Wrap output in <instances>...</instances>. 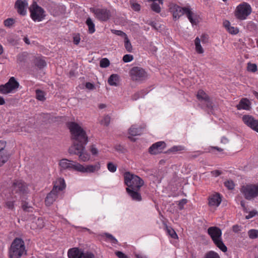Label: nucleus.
<instances>
[{"instance_id":"obj_45","label":"nucleus","mask_w":258,"mask_h":258,"mask_svg":"<svg viewBox=\"0 0 258 258\" xmlns=\"http://www.w3.org/2000/svg\"><path fill=\"white\" fill-rule=\"evenodd\" d=\"M134 59L133 55L131 54H125L123 56L122 60L124 62H128L132 61Z\"/></svg>"},{"instance_id":"obj_34","label":"nucleus","mask_w":258,"mask_h":258,"mask_svg":"<svg viewBox=\"0 0 258 258\" xmlns=\"http://www.w3.org/2000/svg\"><path fill=\"white\" fill-rule=\"evenodd\" d=\"M248 235L251 239L256 238L258 237V230L250 229L248 231Z\"/></svg>"},{"instance_id":"obj_54","label":"nucleus","mask_w":258,"mask_h":258,"mask_svg":"<svg viewBox=\"0 0 258 258\" xmlns=\"http://www.w3.org/2000/svg\"><path fill=\"white\" fill-rule=\"evenodd\" d=\"M228 30L229 33L233 34H236L237 33H238L239 31L237 28H234L233 27H230V28H228Z\"/></svg>"},{"instance_id":"obj_53","label":"nucleus","mask_w":258,"mask_h":258,"mask_svg":"<svg viewBox=\"0 0 258 258\" xmlns=\"http://www.w3.org/2000/svg\"><path fill=\"white\" fill-rule=\"evenodd\" d=\"M132 8L136 11H139L141 9V6L138 3H133L132 5Z\"/></svg>"},{"instance_id":"obj_18","label":"nucleus","mask_w":258,"mask_h":258,"mask_svg":"<svg viewBox=\"0 0 258 258\" xmlns=\"http://www.w3.org/2000/svg\"><path fill=\"white\" fill-rule=\"evenodd\" d=\"M100 169V165L99 162L94 165H87L84 166L80 164L78 172L81 173H91L98 171Z\"/></svg>"},{"instance_id":"obj_29","label":"nucleus","mask_w":258,"mask_h":258,"mask_svg":"<svg viewBox=\"0 0 258 258\" xmlns=\"http://www.w3.org/2000/svg\"><path fill=\"white\" fill-rule=\"evenodd\" d=\"M196 50L198 53H203L204 49L201 45V39L197 37L195 40Z\"/></svg>"},{"instance_id":"obj_21","label":"nucleus","mask_w":258,"mask_h":258,"mask_svg":"<svg viewBox=\"0 0 258 258\" xmlns=\"http://www.w3.org/2000/svg\"><path fill=\"white\" fill-rule=\"evenodd\" d=\"M208 204L211 207H218L221 203V198L219 194L213 195L209 198Z\"/></svg>"},{"instance_id":"obj_9","label":"nucleus","mask_w":258,"mask_h":258,"mask_svg":"<svg viewBox=\"0 0 258 258\" xmlns=\"http://www.w3.org/2000/svg\"><path fill=\"white\" fill-rule=\"evenodd\" d=\"M251 12L250 6L246 3H243L239 5L235 10V16L240 20H244L246 19Z\"/></svg>"},{"instance_id":"obj_35","label":"nucleus","mask_w":258,"mask_h":258,"mask_svg":"<svg viewBox=\"0 0 258 258\" xmlns=\"http://www.w3.org/2000/svg\"><path fill=\"white\" fill-rule=\"evenodd\" d=\"M205 258H220V257L217 252L210 251L206 254Z\"/></svg>"},{"instance_id":"obj_46","label":"nucleus","mask_w":258,"mask_h":258,"mask_svg":"<svg viewBox=\"0 0 258 258\" xmlns=\"http://www.w3.org/2000/svg\"><path fill=\"white\" fill-rule=\"evenodd\" d=\"M167 232L169 235L173 239L178 238V236L175 231L172 228L168 229Z\"/></svg>"},{"instance_id":"obj_8","label":"nucleus","mask_w":258,"mask_h":258,"mask_svg":"<svg viewBox=\"0 0 258 258\" xmlns=\"http://www.w3.org/2000/svg\"><path fill=\"white\" fill-rule=\"evenodd\" d=\"M240 191L246 200H252L258 197V184H249L243 185Z\"/></svg>"},{"instance_id":"obj_36","label":"nucleus","mask_w":258,"mask_h":258,"mask_svg":"<svg viewBox=\"0 0 258 258\" xmlns=\"http://www.w3.org/2000/svg\"><path fill=\"white\" fill-rule=\"evenodd\" d=\"M144 96V91L142 90L140 92L135 93L132 96V99L133 100H137L141 97H143Z\"/></svg>"},{"instance_id":"obj_20","label":"nucleus","mask_w":258,"mask_h":258,"mask_svg":"<svg viewBox=\"0 0 258 258\" xmlns=\"http://www.w3.org/2000/svg\"><path fill=\"white\" fill-rule=\"evenodd\" d=\"M140 189H131L130 188H126V191L131 198L133 200L137 202L142 201V198L141 194L139 192Z\"/></svg>"},{"instance_id":"obj_15","label":"nucleus","mask_w":258,"mask_h":258,"mask_svg":"<svg viewBox=\"0 0 258 258\" xmlns=\"http://www.w3.org/2000/svg\"><path fill=\"white\" fill-rule=\"evenodd\" d=\"M79 164L78 162L72 160H69L64 158L59 161V165L61 170H74L79 171Z\"/></svg>"},{"instance_id":"obj_31","label":"nucleus","mask_w":258,"mask_h":258,"mask_svg":"<svg viewBox=\"0 0 258 258\" xmlns=\"http://www.w3.org/2000/svg\"><path fill=\"white\" fill-rule=\"evenodd\" d=\"M124 47L127 51L131 52L133 50V47L132 44L128 38V37H125L124 39Z\"/></svg>"},{"instance_id":"obj_5","label":"nucleus","mask_w":258,"mask_h":258,"mask_svg":"<svg viewBox=\"0 0 258 258\" xmlns=\"http://www.w3.org/2000/svg\"><path fill=\"white\" fill-rule=\"evenodd\" d=\"M123 177L124 184L127 186L126 188L140 189L144 184V181L141 178L130 172H125Z\"/></svg>"},{"instance_id":"obj_11","label":"nucleus","mask_w":258,"mask_h":258,"mask_svg":"<svg viewBox=\"0 0 258 258\" xmlns=\"http://www.w3.org/2000/svg\"><path fill=\"white\" fill-rule=\"evenodd\" d=\"M90 10L94 14L95 18L102 22L108 21L111 17L110 11L107 8H91Z\"/></svg>"},{"instance_id":"obj_60","label":"nucleus","mask_w":258,"mask_h":258,"mask_svg":"<svg viewBox=\"0 0 258 258\" xmlns=\"http://www.w3.org/2000/svg\"><path fill=\"white\" fill-rule=\"evenodd\" d=\"M240 226L237 225H233L232 227L233 231L236 233L240 231Z\"/></svg>"},{"instance_id":"obj_22","label":"nucleus","mask_w":258,"mask_h":258,"mask_svg":"<svg viewBox=\"0 0 258 258\" xmlns=\"http://www.w3.org/2000/svg\"><path fill=\"white\" fill-rule=\"evenodd\" d=\"M236 107L238 110H249L251 108V103L248 99L243 98L240 100Z\"/></svg>"},{"instance_id":"obj_37","label":"nucleus","mask_w":258,"mask_h":258,"mask_svg":"<svg viewBox=\"0 0 258 258\" xmlns=\"http://www.w3.org/2000/svg\"><path fill=\"white\" fill-rule=\"evenodd\" d=\"M15 22V20L13 18H8L4 22V25L7 27H11Z\"/></svg>"},{"instance_id":"obj_41","label":"nucleus","mask_w":258,"mask_h":258,"mask_svg":"<svg viewBox=\"0 0 258 258\" xmlns=\"http://www.w3.org/2000/svg\"><path fill=\"white\" fill-rule=\"evenodd\" d=\"M22 208L24 211L30 212H32V207L29 206V204L26 202H23L22 205Z\"/></svg>"},{"instance_id":"obj_6","label":"nucleus","mask_w":258,"mask_h":258,"mask_svg":"<svg viewBox=\"0 0 258 258\" xmlns=\"http://www.w3.org/2000/svg\"><path fill=\"white\" fill-rule=\"evenodd\" d=\"M170 9L174 19H178L180 17L185 14L192 24H196V19L193 18L194 13L189 8H182L177 5H174L170 7Z\"/></svg>"},{"instance_id":"obj_32","label":"nucleus","mask_w":258,"mask_h":258,"mask_svg":"<svg viewBox=\"0 0 258 258\" xmlns=\"http://www.w3.org/2000/svg\"><path fill=\"white\" fill-rule=\"evenodd\" d=\"M159 4H160L159 3L158 4L155 2V1H153L150 5L151 10L156 13H159L161 12V7Z\"/></svg>"},{"instance_id":"obj_24","label":"nucleus","mask_w":258,"mask_h":258,"mask_svg":"<svg viewBox=\"0 0 258 258\" xmlns=\"http://www.w3.org/2000/svg\"><path fill=\"white\" fill-rule=\"evenodd\" d=\"M143 132V128L137 127L136 125H133L128 130V133L132 136H140Z\"/></svg>"},{"instance_id":"obj_39","label":"nucleus","mask_w":258,"mask_h":258,"mask_svg":"<svg viewBox=\"0 0 258 258\" xmlns=\"http://www.w3.org/2000/svg\"><path fill=\"white\" fill-rule=\"evenodd\" d=\"M108 170L111 172H114L116 171L117 166L112 162H109L107 165Z\"/></svg>"},{"instance_id":"obj_33","label":"nucleus","mask_w":258,"mask_h":258,"mask_svg":"<svg viewBox=\"0 0 258 258\" xmlns=\"http://www.w3.org/2000/svg\"><path fill=\"white\" fill-rule=\"evenodd\" d=\"M36 98L39 101H43L45 100L44 93L43 91L37 89L36 90Z\"/></svg>"},{"instance_id":"obj_14","label":"nucleus","mask_w":258,"mask_h":258,"mask_svg":"<svg viewBox=\"0 0 258 258\" xmlns=\"http://www.w3.org/2000/svg\"><path fill=\"white\" fill-rule=\"evenodd\" d=\"M197 99L203 102L202 107L206 108L211 111L213 109V102L210 97L203 90H199L197 94Z\"/></svg>"},{"instance_id":"obj_2","label":"nucleus","mask_w":258,"mask_h":258,"mask_svg":"<svg viewBox=\"0 0 258 258\" xmlns=\"http://www.w3.org/2000/svg\"><path fill=\"white\" fill-rule=\"evenodd\" d=\"M26 253L24 241L20 238H16L12 242L9 250V258H20Z\"/></svg>"},{"instance_id":"obj_52","label":"nucleus","mask_w":258,"mask_h":258,"mask_svg":"<svg viewBox=\"0 0 258 258\" xmlns=\"http://www.w3.org/2000/svg\"><path fill=\"white\" fill-rule=\"evenodd\" d=\"M183 150H184V147H183L182 146H174L172 148H171L169 150L171 152H175L179 151H182Z\"/></svg>"},{"instance_id":"obj_44","label":"nucleus","mask_w":258,"mask_h":258,"mask_svg":"<svg viewBox=\"0 0 258 258\" xmlns=\"http://www.w3.org/2000/svg\"><path fill=\"white\" fill-rule=\"evenodd\" d=\"M111 32L112 33L116 35L123 37L124 39L125 38V37L127 36V35L124 32L121 30H111Z\"/></svg>"},{"instance_id":"obj_51","label":"nucleus","mask_w":258,"mask_h":258,"mask_svg":"<svg viewBox=\"0 0 258 258\" xmlns=\"http://www.w3.org/2000/svg\"><path fill=\"white\" fill-rule=\"evenodd\" d=\"M187 200L185 199H182L179 202L178 207L180 210H182L184 206L187 203Z\"/></svg>"},{"instance_id":"obj_10","label":"nucleus","mask_w":258,"mask_h":258,"mask_svg":"<svg viewBox=\"0 0 258 258\" xmlns=\"http://www.w3.org/2000/svg\"><path fill=\"white\" fill-rule=\"evenodd\" d=\"M68 255L69 258H95V255L92 252L84 251L76 247L70 249Z\"/></svg>"},{"instance_id":"obj_48","label":"nucleus","mask_w":258,"mask_h":258,"mask_svg":"<svg viewBox=\"0 0 258 258\" xmlns=\"http://www.w3.org/2000/svg\"><path fill=\"white\" fill-rule=\"evenodd\" d=\"M105 235L107 238H108L110 241L114 244H116L117 243V240L115 239L111 234L109 233H106Z\"/></svg>"},{"instance_id":"obj_57","label":"nucleus","mask_w":258,"mask_h":258,"mask_svg":"<svg viewBox=\"0 0 258 258\" xmlns=\"http://www.w3.org/2000/svg\"><path fill=\"white\" fill-rule=\"evenodd\" d=\"M6 146V143L3 141H0V152L6 151L5 148Z\"/></svg>"},{"instance_id":"obj_23","label":"nucleus","mask_w":258,"mask_h":258,"mask_svg":"<svg viewBox=\"0 0 258 258\" xmlns=\"http://www.w3.org/2000/svg\"><path fill=\"white\" fill-rule=\"evenodd\" d=\"M15 7L17 9L18 13L24 16L26 14V10L25 9L26 4L22 0H17L15 3Z\"/></svg>"},{"instance_id":"obj_13","label":"nucleus","mask_w":258,"mask_h":258,"mask_svg":"<svg viewBox=\"0 0 258 258\" xmlns=\"http://www.w3.org/2000/svg\"><path fill=\"white\" fill-rule=\"evenodd\" d=\"M19 87V83L14 77H11L8 82L4 85H0V93L7 94L17 90Z\"/></svg>"},{"instance_id":"obj_4","label":"nucleus","mask_w":258,"mask_h":258,"mask_svg":"<svg viewBox=\"0 0 258 258\" xmlns=\"http://www.w3.org/2000/svg\"><path fill=\"white\" fill-rule=\"evenodd\" d=\"M207 232L214 243L223 252H226L227 248L222 240L221 230L217 227L212 226L208 229Z\"/></svg>"},{"instance_id":"obj_63","label":"nucleus","mask_w":258,"mask_h":258,"mask_svg":"<svg viewBox=\"0 0 258 258\" xmlns=\"http://www.w3.org/2000/svg\"><path fill=\"white\" fill-rule=\"evenodd\" d=\"M5 100L4 98L0 96V105H2L5 104Z\"/></svg>"},{"instance_id":"obj_50","label":"nucleus","mask_w":258,"mask_h":258,"mask_svg":"<svg viewBox=\"0 0 258 258\" xmlns=\"http://www.w3.org/2000/svg\"><path fill=\"white\" fill-rule=\"evenodd\" d=\"M147 24L150 25L154 29L156 30H158L159 28H160V26L158 25V24L154 21L149 22V23H147Z\"/></svg>"},{"instance_id":"obj_26","label":"nucleus","mask_w":258,"mask_h":258,"mask_svg":"<svg viewBox=\"0 0 258 258\" xmlns=\"http://www.w3.org/2000/svg\"><path fill=\"white\" fill-rule=\"evenodd\" d=\"M44 226V222L42 218L39 217L33 222L32 227L33 228L41 229Z\"/></svg>"},{"instance_id":"obj_42","label":"nucleus","mask_w":258,"mask_h":258,"mask_svg":"<svg viewBox=\"0 0 258 258\" xmlns=\"http://www.w3.org/2000/svg\"><path fill=\"white\" fill-rule=\"evenodd\" d=\"M247 70L249 72L254 73L257 71V66L255 63H248Z\"/></svg>"},{"instance_id":"obj_16","label":"nucleus","mask_w":258,"mask_h":258,"mask_svg":"<svg viewBox=\"0 0 258 258\" xmlns=\"http://www.w3.org/2000/svg\"><path fill=\"white\" fill-rule=\"evenodd\" d=\"M12 187L13 192L20 195L26 193L28 190L26 183L22 180H15L13 182Z\"/></svg>"},{"instance_id":"obj_47","label":"nucleus","mask_w":258,"mask_h":258,"mask_svg":"<svg viewBox=\"0 0 258 258\" xmlns=\"http://www.w3.org/2000/svg\"><path fill=\"white\" fill-rule=\"evenodd\" d=\"M256 215H258V211L256 210H252L249 212V214L246 216L245 218L246 219H249Z\"/></svg>"},{"instance_id":"obj_56","label":"nucleus","mask_w":258,"mask_h":258,"mask_svg":"<svg viewBox=\"0 0 258 258\" xmlns=\"http://www.w3.org/2000/svg\"><path fill=\"white\" fill-rule=\"evenodd\" d=\"M221 173L222 172L218 170H213L211 172V175L215 177H217L219 176L221 174Z\"/></svg>"},{"instance_id":"obj_62","label":"nucleus","mask_w":258,"mask_h":258,"mask_svg":"<svg viewBox=\"0 0 258 258\" xmlns=\"http://www.w3.org/2000/svg\"><path fill=\"white\" fill-rule=\"evenodd\" d=\"M200 39H201V41L203 43H206L208 39V36L206 35H203L201 36V38Z\"/></svg>"},{"instance_id":"obj_28","label":"nucleus","mask_w":258,"mask_h":258,"mask_svg":"<svg viewBox=\"0 0 258 258\" xmlns=\"http://www.w3.org/2000/svg\"><path fill=\"white\" fill-rule=\"evenodd\" d=\"M118 81V76L117 74H112L108 78V83L111 86H116Z\"/></svg>"},{"instance_id":"obj_61","label":"nucleus","mask_w":258,"mask_h":258,"mask_svg":"<svg viewBox=\"0 0 258 258\" xmlns=\"http://www.w3.org/2000/svg\"><path fill=\"white\" fill-rule=\"evenodd\" d=\"M80 41V38L79 37L76 36L74 37V43L75 44L78 45Z\"/></svg>"},{"instance_id":"obj_58","label":"nucleus","mask_w":258,"mask_h":258,"mask_svg":"<svg viewBox=\"0 0 258 258\" xmlns=\"http://www.w3.org/2000/svg\"><path fill=\"white\" fill-rule=\"evenodd\" d=\"M85 86H86V88H87L89 90H93L95 88L94 85L90 82L86 83Z\"/></svg>"},{"instance_id":"obj_30","label":"nucleus","mask_w":258,"mask_h":258,"mask_svg":"<svg viewBox=\"0 0 258 258\" xmlns=\"http://www.w3.org/2000/svg\"><path fill=\"white\" fill-rule=\"evenodd\" d=\"M34 63L39 69L43 68L46 64L45 61L40 57L35 58Z\"/></svg>"},{"instance_id":"obj_55","label":"nucleus","mask_w":258,"mask_h":258,"mask_svg":"<svg viewBox=\"0 0 258 258\" xmlns=\"http://www.w3.org/2000/svg\"><path fill=\"white\" fill-rule=\"evenodd\" d=\"M115 254L118 256V258H128L127 255H126L124 253H123L121 251H117L115 252Z\"/></svg>"},{"instance_id":"obj_17","label":"nucleus","mask_w":258,"mask_h":258,"mask_svg":"<svg viewBox=\"0 0 258 258\" xmlns=\"http://www.w3.org/2000/svg\"><path fill=\"white\" fill-rule=\"evenodd\" d=\"M242 120L247 126L258 133V120L250 115H244Z\"/></svg>"},{"instance_id":"obj_7","label":"nucleus","mask_w":258,"mask_h":258,"mask_svg":"<svg viewBox=\"0 0 258 258\" xmlns=\"http://www.w3.org/2000/svg\"><path fill=\"white\" fill-rule=\"evenodd\" d=\"M30 16L32 19L36 22H40L45 17V12L44 9L39 6L36 2H33L29 8Z\"/></svg>"},{"instance_id":"obj_3","label":"nucleus","mask_w":258,"mask_h":258,"mask_svg":"<svg viewBox=\"0 0 258 258\" xmlns=\"http://www.w3.org/2000/svg\"><path fill=\"white\" fill-rule=\"evenodd\" d=\"M66 187L65 181L62 178H58L54 184L51 191L47 194L45 203L47 206L51 205L58 197V192L62 191Z\"/></svg>"},{"instance_id":"obj_43","label":"nucleus","mask_w":258,"mask_h":258,"mask_svg":"<svg viewBox=\"0 0 258 258\" xmlns=\"http://www.w3.org/2000/svg\"><path fill=\"white\" fill-rule=\"evenodd\" d=\"M110 121V117L109 115H106L104 117L103 119L101 121V123L105 126H108Z\"/></svg>"},{"instance_id":"obj_49","label":"nucleus","mask_w":258,"mask_h":258,"mask_svg":"<svg viewBox=\"0 0 258 258\" xmlns=\"http://www.w3.org/2000/svg\"><path fill=\"white\" fill-rule=\"evenodd\" d=\"M5 207L10 209L13 210L14 209V204L13 201H7L5 203Z\"/></svg>"},{"instance_id":"obj_59","label":"nucleus","mask_w":258,"mask_h":258,"mask_svg":"<svg viewBox=\"0 0 258 258\" xmlns=\"http://www.w3.org/2000/svg\"><path fill=\"white\" fill-rule=\"evenodd\" d=\"M90 151L92 155H96L98 153V150L94 145H92L90 149Z\"/></svg>"},{"instance_id":"obj_12","label":"nucleus","mask_w":258,"mask_h":258,"mask_svg":"<svg viewBox=\"0 0 258 258\" xmlns=\"http://www.w3.org/2000/svg\"><path fill=\"white\" fill-rule=\"evenodd\" d=\"M130 76L133 81H142L148 78V74L142 68L134 67L129 72Z\"/></svg>"},{"instance_id":"obj_38","label":"nucleus","mask_w":258,"mask_h":258,"mask_svg":"<svg viewBox=\"0 0 258 258\" xmlns=\"http://www.w3.org/2000/svg\"><path fill=\"white\" fill-rule=\"evenodd\" d=\"M224 185L229 189H233L235 186L234 182L231 180H228L225 181Z\"/></svg>"},{"instance_id":"obj_25","label":"nucleus","mask_w":258,"mask_h":258,"mask_svg":"<svg viewBox=\"0 0 258 258\" xmlns=\"http://www.w3.org/2000/svg\"><path fill=\"white\" fill-rule=\"evenodd\" d=\"M10 155L7 151L0 152V167L8 161Z\"/></svg>"},{"instance_id":"obj_40","label":"nucleus","mask_w":258,"mask_h":258,"mask_svg":"<svg viewBox=\"0 0 258 258\" xmlns=\"http://www.w3.org/2000/svg\"><path fill=\"white\" fill-rule=\"evenodd\" d=\"M109 64V60L106 58H102L100 61V66L101 68H106L108 67Z\"/></svg>"},{"instance_id":"obj_19","label":"nucleus","mask_w":258,"mask_h":258,"mask_svg":"<svg viewBox=\"0 0 258 258\" xmlns=\"http://www.w3.org/2000/svg\"><path fill=\"white\" fill-rule=\"evenodd\" d=\"M166 147V144L164 142L160 141L153 144L149 149V152L151 154L156 155L161 153Z\"/></svg>"},{"instance_id":"obj_1","label":"nucleus","mask_w":258,"mask_h":258,"mask_svg":"<svg viewBox=\"0 0 258 258\" xmlns=\"http://www.w3.org/2000/svg\"><path fill=\"white\" fill-rule=\"evenodd\" d=\"M67 126L71 133L72 139L74 140L73 144L69 149V153L71 155H78L81 161H88L90 155L85 150V146L88 142L86 132L75 122H68Z\"/></svg>"},{"instance_id":"obj_64","label":"nucleus","mask_w":258,"mask_h":258,"mask_svg":"<svg viewBox=\"0 0 258 258\" xmlns=\"http://www.w3.org/2000/svg\"><path fill=\"white\" fill-rule=\"evenodd\" d=\"M24 41L27 44H29L30 43L29 39L26 37H24Z\"/></svg>"},{"instance_id":"obj_27","label":"nucleus","mask_w":258,"mask_h":258,"mask_svg":"<svg viewBox=\"0 0 258 258\" xmlns=\"http://www.w3.org/2000/svg\"><path fill=\"white\" fill-rule=\"evenodd\" d=\"M86 24L88 27V32L90 34H92L95 31V24L90 18H88L86 21Z\"/></svg>"}]
</instances>
